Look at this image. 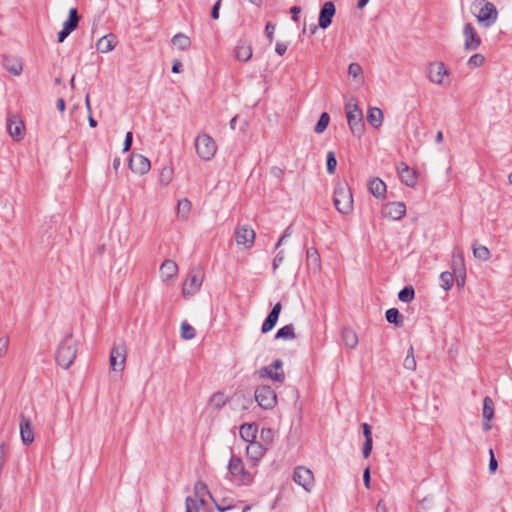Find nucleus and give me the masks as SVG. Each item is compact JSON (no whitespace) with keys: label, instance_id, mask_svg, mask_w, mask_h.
I'll use <instances>...</instances> for the list:
<instances>
[{"label":"nucleus","instance_id":"nucleus-39","mask_svg":"<svg viewBox=\"0 0 512 512\" xmlns=\"http://www.w3.org/2000/svg\"><path fill=\"white\" fill-rule=\"evenodd\" d=\"M463 271H466L463 255L461 253L453 254L451 273L457 274L463 273Z\"/></svg>","mask_w":512,"mask_h":512},{"label":"nucleus","instance_id":"nucleus-33","mask_svg":"<svg viewBox=\"0 0 512 512\" xmlns=\"http://www.w3.org/2000/svg\"><path fill=\"white\" fill-rule=\"evenodd\" d=\"M171 42L174 46H176L179 50H182V51L188 50L189 47L191 46L190 38L183 33L175 34L172 37Z\"/></svg>","mask_w":512,"mask_h":512},{"label":"nucleus","instance_id":"nucleus-6","mask_svg":"<svg viewBox=\"0 0 512 512\" xmlns=\"http://www.w3.org/2000/svg\"><path fill=\"white\" fill-rule=\"evenodd\" d=\"M228 470L231 476L238 478L243 485H250L254 480L253 475L245 469L241 458L236 455L231 456L228 463Z\"/></svg>","mask_w":512,"mask_h":512},{"label":"nucleus","instance_id":"nucleus-5","mask_svg":"<svg viewBox=\"0 0 512 512\" xmlns=\"http://www.w3.org/2000/svg\"><path fill=\"white\" fill-rule=\"evenodd\" d=\"M195 149L201 159L209 161L215 156L217 146L210 135L201 134L195 139Z\"/></svg>","mask_w":512,"mask_h":512},{"label":"nucleus","instance_id":"nucleus-38","mask_svg":"<svg viewBox=\"0 0 512 512\" xmlns=\"http://www.w3.org/2000/svg\"><path fill=\"white\" fill-rule=\"evenodd\" d=\"M473 255L476 259L481 261H488L490 258V251L484 245L473 244Z\"/></svg>","mask_w":512,"mask_h":512},{"label":"nucleus","instance_id":"nucleus-17","mask_svg":"<svg viewBox=\"0 0 512 512\" xmlns=\"http://www.w3.org/2000/svg\"><path fill=\"white\" fill-rule=\"evenodd\" d=\"M397 172L401 181L408 187H414L417 184V172L411 169L405 162L399 163Z\"/></svg>","mask_w":512,"mask_h":512},{"label":"nucleus","instance_id":"nucleus-61","mask_svg":"<svg viewBox=\"0 0 512 512\" xmlns=\"http://www.w3.org/2000/svg\"><path fill=\"white\" fill-rule=\"evenodd\" d=\"M221 0H218L212 7L211 10V17L214 20H217L219 18V9H220Z\"/></svg>","mask_w":512,"mask_h":512},{"label":"nucleus","instance_id":"nucleus-55","mask_svg":"<svg viewBox=\"0 0 512 512\" xmlns=\"http://www.w3.org/2000/svg\"><path fill=\"white\" fill-rule=\"evenodd\" d=\"M9 346V338L7 336L0 338V357L6 355Z\"/></svg>","mask_w":512,"mask_h":512},{"label":"nucleus","instance_id":"nucleus-40","mask_svg":"<svg viewBox=\"0 0 512 512\" xmlns=\"http://www.w3.org/2000/svg\"><path fill=\"white\" fill-rule=\"evenodd\" d=\"M415 298V290L412 286H405L398 293V299L404 303H410Z\"/></svg>","mask_w":512,"mask_h":512},{"label":"nucleus","instance_id":"nucleus-30","mask_svg":"<svg viewBox=\"0 0 512 512\" xmlns=\"http://www.w3.org/2000/svg\"><path fill=\"white\" fill-rule=\"evenodd\" d=\"M273 370L274 369L271 366L262 367L259 370V376L262 378H271L274 381L283 383L285 380V373L283 371L274 372Z\"/></svg>","mask_w":512,"mask_h":512},{"label":"nucleus","instance_id":"nucleus-49","mask_svg":"<svg viewBox=\"0 0 512 512\" xmlns=\"http://www.w3.org/2000/svg\"><path fill=\"white\" fill-rule=\"evenodd\" d=\"M226 400L224 398V394L217 392L213 394L210 398V403L215 406V408L220 409L224 406Z\"/></svg>","mask_w":512,"mask_h":512},{"label":"nucleus","instance_id":"nucleus-19","mask_svg":"<svg viewBox=\"0 0 512 512\" xmlns=\"http://www.w3.org/2000/svg\"><path fill=\"white\" fill-rule=\"evenodd\" d=\"M202 285V277L190 272L187 279L183 283L182 292L184 296L193 295Z\"/></svg>","mask_w":512,"mask_h":512},{"label":"nucleus","instance_id":"nucleus-28","mask_svg":"<svg viewBox=\"0 0 512 512\" xmlns=\"http://www.w3.org/2000/svg\"><path fill=\"white\" fill-rule=\"evenodd\" d=\"M369 190L376 198H384L386 184L380 178H373L369 181Z\"/></svg>","mask_w":512,"mask_h":512},{"label":"nucleus","instance_id":"nucleus-11","mask_svg":"<svg viewBox=\"0 0 512 512\" xmlns=\"http://www.w3.org/2000/svg\"><path fill=\"white\" fill-rule=\"evenodd\" d=\"M465 37L464 49L468 51L477 50L481 45V38L471 23H466L463 28Z\"/></svg>","mask_w":512,"mask_h":512},{"label":"nucleus","instance_id":"nucleus-60","mask_svg":"<svg viewBox=\"0 0 512 512\" xmlns=\"http://www.w3.org/2000/svg\"><path fill=\"white\" fill-rule=\"evenodd\" d=\"M284 260L283 251H279L273 260V270L275 271Z\"/></svg>","mask_w":512,"mask_h":512},{"label":"nucleus","instance_id":"nucleus-32","mask_svg":"<svg viewBox=\"0 0 512 512\" xmlns=\"http://www.w3.org/2000/svg\"><path fill=\"white\" fill-rule=\"evenodd\" d=\"M80 17L76 8L69 10L68 19L64 22L63 28L72 33L78 26Z\"/></svg>","mask_w":512,"mask_h":512},{"label":"nucleus","instance_id":"nucleus-16","mask_svg":"<svg viewBox=\"0 0 512 512\" xmlns=\"http://www.w3.org/2000/svg\"><path fill=\"white\" fill-rule=\"evenodd\" d=\"M335 13V4L332 1L325 2L319 13V27L322 29H327L331 25Z\"/></svg>","mask_w":512,"mask_h":512},{"label":"nucleus","instance_id":"nucleus-27","mask_svg":"<svg viewBox=\"0 0 512 512\" xmlns=\"http://www.w3.org/2000/svg\"><path fill=\"white\" fill-rule=\"evenodd\" d=\"M367 121L368 123L378 129L382 126L383 122V112L378 107H370L367 111Z\"/></svg>","mask_w":512,"mask_h":512},{"label":"nucleus","instance_id":"nucleus-59","mask_svg":"<svg viewBox=\"0 0 512 512\" xmlns=\"http://www.w3.org/2000/svg\"><path fill=\"white\" fill-rule=\"evenodd\" d=\"M362 429L365 440H373L371 426L367 423H363Z\"/></svg>","mask_w":512,"mask_h":512},{"label":"nucleus","instance_id":"nucleus-57","mask_svg":"<svg viewBox=\"0 0 512 512\" xmlns=\"http://www.w3.org/2000/svg\"><path fill=\"white\" fill-rule=\"evenodd\" d=\"M161 182L165 185L171 181V171L169 169H163L160 175Z\"/></svg>","mask_w":512,"mask_h":512},{"label":"nucleus","instance_id":"nucleus-46","mask_svg":"<svg viewBox=\"0 0 512 512\" xmlns=\"http://www.w3.org/2000/svg\"><path fill=\"white\" fill-rule=\"evenodd\" d=\"M194 492H195L196 496H198L200 498L201 504H204L205 500L203 499V496L205 494H209L207 485L202 481H197L194 485Z\"/></svg>","mask_w":512,"mask_h":512},{"label":"nucleus","instance_id":"nucleus-18","mask_svg":"<svg viewBox=\"0 0 512 512\" xmlns=\"http://www.w3.org/2000/svg\"><path fill=\"white\" fill-rule=\"evenodd\" d=\"M281 310L282 304L280 302L276 303L272 307L271 311L261 326V332L263 334L270 332L276 326Z\"/></svg>","mask_w":512,"mask_h":512},{"label":"nucleus","instance_id":"nucleus-2","mask_svg":"<svg viewBox=\"0 0 512 512\" xmlns=\"http://www.w3.org/2000/svg\"><path fill=\"white\" fill-rule=\"evenodd\" d=\"M76 354V341L73 338V334L68 333L57 348L55 360L59 366L68 369L74 362Z\"/></svg>","mask_w":512,"mask_h":512},{"label":"nucleus","instance_id":"nucleus-9","mask_svg":"<svg viewBox=\"0 0 512 512\" xmlns=\"http://www.w3.org/2000/svg\"><path fill=\"white\" fill-rule=\"evenodd\" d=\"M127 348L125 343L115 344L110 352V367L113 371L122 372L125 367Z\"/></svg>","mask_w":512,"mask_h":512},{"label":"nucleus","instance_id":"nucleus-43","mask_svg":"<svg viewBox=\"0 0 512 512\" xmlns=\"http://www.w3.org/2000/svg\"><path fill=\"white\" fill-rule=\"evenodd\" d=\"M403 366L405 369L414 371L416 369V360L414 357V349L412 346L409 347L407 355L404 359Z\"/></svg>","mask_w":512,"mask_h":512},{"label":"nucleus","instance_id":"nucleus-24","mask_svg":"<svg viewBox=\"0 0 512 512\" xmlns=\"http://www.w3.org/2000/svg\"><path fill=\"white\" fill-rule=\"evenodd\" d=\"M2 64L11 74L18 76L23 70L22 62L11 56H3Z\"/></svg>","mask_w":512,"mask_h":512},{"label":"nucleus","instance_id":"nucleus-53","mask_svg":"<svg viewBox=\"0 0 512 512\" xmlns=\"http://www.w3.org/2000/svg\"><path fill=\"white\" fill-rule=\"evenodd\" d=\"M186 511L185 512H198L195 500L188 496L185 500Z\"/></svg>","mask_w":512,"mask_h":512},{"label":"nucleus","instance_id":"nucleus-58","mask_svg":"<svg viewBox=\"0 0 512 512\" xmlns=\"http://www.w3.org/2000/svg\"><path fill=\"white\" fill-rule=\"evenodd\" d=\"M454 278L456 280L457 286L463 287L466 280V271H463V273L454 274Z\"/></svg>","mask_w":512,"mask_h":512},{"label":"nucleus","instance_id":"nucleus-23","mask_svg":"<svg viewBox=\"0 0 512 512\" xmlns=\"http://www.w3.org/2000/svg\"><path fill=\"white\" fill-rule=\"evenodd\" d=\"M266 450L268 449L261 442L252 441L246 448V454L250 459L257 461L263 457Z\"/></svg>","mask_w":512,"mask_h":512},{"label":"nucleus","instance_id":"nucleus-54","mask_svg":"<svg viewBox=\"0 0 512 512\" xmlns=\"http://www.w3.org/2000/svg\"><path fill=\"white\" fill-rule=\"evenodd\" d=\"M133 142V133L131 131L127 132L125 135V140L123 144V152H128L131 149Z\"/></svg>","mask_w":512,"mask_h":512},{"label":"nucleus","instance_id":"nucleus-20","mask_svg":"<svg viewBox=\"0 0 512 512\" xmlns=\"http://www.w3.org/2000/svg\"><path fill=\"white\" fill-rule=\"evenodd\" d=\"M20 435L22 442L25 445H29L34 441V431L29 418L21 415L20 418Z\"/></svg>","mask_w":512,"mask_h":512},{"label":"nucleus","instance_id":"nucleus-7","mask_svg":"<svg viewBox=\"0 0 512 512\" xmlns=\"http://www.w3.org/2000/svg\"><path fill=\"white\" fill-rule=\"evenodd\" d=\"M255 400L261 408L269 410L275 407L277 395L270 386L262 385L255 390Z\"/></svg>","mask_w":512,"mask_h":512},{"label":"nucleus","instance_id":"nucleus-63","mask_svg":"<svg viewBox=\"0 0 512 512\" xmlns=\"http://www.w3.org/2000/svg\"><path fill=\"white\" fill-rule=\"evenodd\" d=\"M370 480H371L370 469L367 467L363 472V482H364V485L366 488H370Z\"/></svg>","mask_w":512,"mask_h":512},{"label":"nucleus","instance_id":"nucleus-8","mask_svg":"<svg viewBox=\"0 0 512 512\" xmlns=\"http://www.w3.org/2000/svg\"><path fill=\"white\" fill-rule=\"evenodd\" d=\"M293 481L301 486L306 492H311L314 488V474L305 466H297L294 468Z\"/></svg>","mask_w":512,"mask_h":512},{"label":"nucleus","instance_id":"nucleus-52","mask_svg":"<svg viewBox=\"0 0 512 512\" xmlns=\"http://www.w3.org/2000/svg\"><path fill=\"white\" fill-rule=\"evenodd\" d=\"M274 32H275V25L271 22H268L265 26V34L270 43L274 39Z\"/></svg>","mask_w":512,"mask_h":512},{"label":"nucleus","instance_id":"nucleus-34","mask_svg":"<svg viewBox=\"0 0 512 512\" xmlns=\"http://www.w3.org/2000/svg\"><path fill=\"white\" fill-rule=\"evenodd\" d=\"M160 270L164 277H166L167 279H171L174 276H176L178 267L173 260L168 259L162 263Z\"/></svg>","mask_w":512,"mask_h":512},{"label":"nucleus","instance_id":"nucleus-47","mask_svg":"<svg viewBox=\"0 0 512 512\" xmlns=\"http://www.w3.org/2000/svg\"><path fill=\"white\" fill-rule=\"evenodd\" d=\"M260 438L262 444L268 449L273 441V431L270 428H263L261 430Z\"/></svg>","mask_w":512,"mask_h":512},{"label":"nucleus","instance_id":"nucleus-35","mask_svg":"<svg viewBox=\"0 0 512 512\" xmlns=\"http://www.w3.org/2000/svg\"><path fill=\"white\" fill-rule=\"evenodd\" d=\"M385 318L388 323L394 324L396 327L403 325V316L397 308H390L385 313Z\"/></svg>","mask_w":512,"mask_h":512},{"label":"nucleus","instance_id":"nucleus-41","mask_svg":"<svg viewBox=\"0 0 512 512\" xmlns=\"http://www.w3.org/2000/svg\"><path fill=\"white\" fill-rule=\"evenodd\" d=\"M329 121H330V116L327 112H323L320 117H319V120L318 122L316 123L315 127H314V131L317 133V134H321L323 133L328 125H329Z\"/></svg>","mask_w":512,"mask_h":512},{"label":"nucleus","instance_id":"nucleus-36","mask_svg":"<svg viewBox=\"0 0 512 512\" xmlns=\"http://www.w3.org/2000/svg\"><path fill=\"white\" fill-rule=\"evenodd\" d=\"M295 338V328L293 324H288L280 328L276 334L275 339L292 340Z\"/></svg>","mask_w":512,"mask_h":512},{"label":"nucleus","instance_id":"nucleus-31","mask_svg":"<svg viewBox=\"0 0 512 512\" xmlns=\"http://www.w3.org/2000/svg\"><path fill=\"white\" fill-rule=\"evenodd\" d=\"M342 339L344 344L349 348H355L358 345V336L356 332L349 327L343 328Z\"/></svg>","mask_w":512,"mask_h":512},{"label":"nucleus","instance_id":"nucleus-15","mask_svg":"<svg viewBox=\"0 0 512 512\" xmlns=\"http://www.w3.org/2000/svg\"><path fill=\"white\" fill-rule=\"evenodd\" d=\"M7 131L9 135L16 141H20L24 137L25 126L18 116L12 115L7 118Z\"/></svg>","mask_w":512,"mask_h":512},{"label":"nucleus","instance_id":"nucleus-3","mask_svg":"<svg viewBox=\"0 0 512 512\" xmlns=\"http://www.w3.org/2000/svg\"><path fill=\"white\" fill-rule=\"evenodd\" d=\"M472 12L476 16L479 23L485 27L492 26L498 18V10L496 6L486 0H476L472 4Z\"/></svg>","mask_w":512,"mask_h":512},{"label":"nucleus","instance_id":"nucleus-56","mask_svg":"<svg viewBox=\"0 0 512 512\" xmlns=\"http://www.w3.org/2000/svg\"><path fill=\"white\" fill-rule=\"evenodd\" d=\"M373 448V440H365L363 444V457L368 458Z\"/></svg>","mask_w":512,"mask_h":512},{"label":"nucleus","instance_id":"nucleus-37","mask_svg":"<svg viewBox=\"0 0 512 512\" xmlns=\"http://www.w3.org/2000/svg\"><path fill=\"white\" fill-rule=\"evenodd\" d=\"M191 210V202L187 198L178 201L177 215L181 219H187Z\"/></svg>","mask_w":512,"mask_h":512},{"label":"nucleus","instance_id":"nucleus-48","mask_svg":"<svg viewBox=\"0 0 512 512\" xmlns=\"http://www.w3.org/2000/svg\"><path fill=\"white\" fill-rule=\"evenodd\" d=\"M484 62H485V57L480 53H476L468 59L467 65L470 68H477V67H481L484 64Z\"/></svg>","mask_w":512,"mask_h":512},{"label":"nucleus","instance_id":"nucleus-21","mask_svg":"<svg viewBox=\"0 0 512 512\" xmlns=\"http://www.w3.org/2000/svg\"><path fill=\"white\" fill-rule=\"evenodd\" d=\"M482 415H483V419H484L483 429L485 431H489L491 429L490 421L494 417V402L489 396H486L483 400Z\"/></svg>","mask_w":512,"mask_h":512},{"label":"nucleus","instance_id":"nucleus-22","mask_svg":"<svg viewBox=\"0 0 512 512\" xmlns=\"http://www.w3.org/2000/svg\"><path fill=\"white\" fill-rule=\"evenodd\" d=\"M235 57L239 61L246 62L252 57V47L246 41L239 40L235 47Z\"/></svg>","mask_w":512,"mask_h":512},{"label":"nucleus","instance_id":"nucleus-13","mask_svg":"<svg viewBox=\"0 0 512 512\" xmlns=\"http://www.w3.org/2000/svg\"><path fill=\"white\" fill-rule=\"evenodd\" d=\"M449 71L443 62H433L428 68V78L431 82L443 85L444 76H448Z\"/></svg>","mask_w":512,"mask_h":512},{"label":"nucleus","instance_id":"nucleus-44","mask_svg":"<svg viewBox=\"0 0 512 512\" xmlns=\"http://www.w3.org/2000/svg\"><path fill=\"white\" fill-rule=\"evenodd\" d=\"M196 331L194 327H192L189 323L186 321L182 322L181 324V337L184 340H191L195 337Z\"/></svg>","mask_w":512,"mask_h":512},{"label":"nucleus","instance_id":"nucleus-14","mask_svg":"<svg viewBox=\"0 0 512 512\" xmlns=\"http://www.w3.org/2000/svg\"><path fill=\"white\" fill-rule=\"evenodd\" d=\"M406 206L403 202H389L382 208V215L392 220H400L405 216Z\"/></svg>","mask_w":512,"mask_h":512},{"label":"nucleus","instance_id":"nucleus-10","mask_svg":"<svg viewBox=\"0 0 512 512\" xmlns=\"http://www.w3.org/2000/svg\"><path fill=\"white\" fill-rule=\"evenodd\" d=\"M234 236L238 245L250 248L254 244L256 234L251 226L241 225L235 229Z\"/></svg>","mask_w":512,"mask_h":512},{"label":"nucleus","instance_id":"nucleus-12","mask_svg":"<svg viewBox=\"0 0 512 512\" xmlns=\"http://www.w3.org/2000/svg\"><path fill=\"white\" fill-rule=\"evenodd\" d=\"M150 161L147 157L132 153L129 158V168L135 174L143 175L150 170Z\"/></svg>","mask_w":512,"mask_h":512},{"label":"nucleus","instance_id":"nucleus-29","mask_svg":"<svg viewBox=\"0 0 512 512\" xmlns=\"http://www.w3.org/2000/svg\"><path fill=\"white\" fill-rule=\"evenodd\" d=\"M257 426L255 424H243L240 427V436L245 442L251 443L255 441L257 434Z\"/></svg>","mask_w":512,"mask_h":512},{"label":"nucleus","instance_id":"nucleus-25","mask_svg":"<svg viewBox=\"0 0 512 512\" xmlns=\"http://www.w3.org/2000/svg\"><path fill=\"white\" fill-rule=\"evenodd\" d=\"M307 265L314 272H319L321 269V258L318 250L315 247H310L306 251Z\"/></svg>","mask_w":512,"mask_h":512},{"label":"nucleus","instance_id":"nucleus-50","mask_svg":"<svg viewBox=\"0 0 512 512\" xmlns=\"http://www.w3.org/2000/svg\"><path fill=\"white\" fill-rule=\"evenodd\" d=\"M348 74L353 78H357L363 74L362 67L358 63H351L348 67Z\"/></svg>","mask_w":512,"mask_h":512},{"label":"nucleus","instance_id":"nucleus-26","mask_svg":"<svg viewBox=\"0 0 512 512\" xmlns=\"http://www.w3.org/2000/svg\"><path fill=\"white\" fill-rule=\"evenodd\" d=\"M116 46V37L113 34H108L101 37L97 43L96 48L101 53H108Z\"/></svg>","mask_w":512,"mask_h":512},{"label":"nucleus","instance_id":"nucleus-4","mask_svg":"<svg viewBox=\"0 0 512 512\" xmlns=\"http://www.w3.org/2000/svg\"><path fill=\"white\" fill-rule=\"evenodd\" d=\"M345 111L351 132L354 136L360 138L364 132V121L362 110L355 98H351L345 103Z\"/></svg>","mask_w":512,"mask_h":512},{"label":"nucleus","instance_id":"nucleus-1","mask_svg":"<svg viewBox=\"0 0 512 512\" xmlns=\"http://www.w3.org/2000/svg\"><path fill=\"white\" fill-rule=\"evenodd\" d=\"M333 203L337 211L343 215L353 210V195L345 180H338L334 187Z\"/></svg>","mask_w":512,"mask_h":512},{"label":"nucleus","instance_id":"nucleus-51","mask_svg":"<svg viewBox=\"0 0 512 512\" xmlns=\"http://www.w3.org/2000/svg\"><path fill=\"white\" fill-rule=\"evenodd\" d=\"M489 456H490V459H489V472L491 474L495 473L497 468H498V462L495 458V455H494V452H493V449H489Z\"/></svg>","mask_w":512,"mask_h":512},{"label":"nucleus","instance_id":"nucleus-42","mask_svg":"<svg viewBox=\"0 0 512 512\" xmlns=\"http://www.w3.org/2000/svg\"><path fill=\"white\" fill-rule=\"evenodd\" d=\"M454 282V274L448 271L442 272L440 274V283L441 287L448 291L452 288Z\"/></svg>","mask_w":512,"mask_h":512},{"label":"nucleus","instance_id":"nucleus-45","mask_svg":"<svg viewBox=\"0 0 512 512\" xmlns=\"http://www.w3.org/2000/svg\"><path fill=\"white\" fill-rule=\"evenodd\" d=\"M326 165L328 174L332 175L336 171L337 159L333 151H329L326 156Z\"/></svg>","mask_w":512,"mask_h":512},{"label":"nucleus","instance_id":"nucleus-64","mask_svg":"<svg viewBox=\"0 0 512 512\" xmlns=\"http://www.w3.org/2000/svg\"><path fill=\"white\" fill-rule=\"evenodd\" d=\"M301 12V8L299 6H293L290 9V13L292 14V20L297 22L299 20V13Z\"/></svg>","mask_w":512,"mask_h":512},{"label":"nucleus","instance_id":"nucleus-62","mask_svg":"<svg viewBox=\"0 0 512 512\" xmlns=\"http://www.w3.org/2000/svg\"><path fill=\"white\" fill-rule=\"evenodd\" d=\"M275 51L280 56L284 55L287 51V44H285L283 42H277L276 46H275Z\"/></svg>","mask_w":512,"mask_h":512}]
</instances>
